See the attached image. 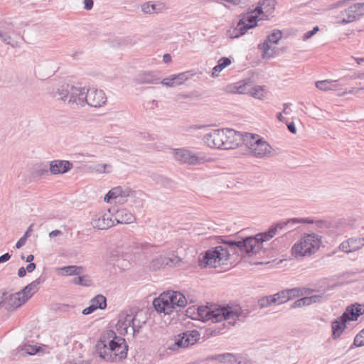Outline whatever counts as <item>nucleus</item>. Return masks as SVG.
Wrapping results in <instances>:
<instances>
[{
  "label": "nucleus",
  "mask_w": 364,
  "mask_h": 364,
  "mask_svg": "<svg viewBox=\"0 0 364 364\" xmlns=\"http://www.w3.org/2000/svg\"><path fill=\"white\" fill-rule=\"evenodd\" d=\"M321 245V237L315 234H304L291 247V254L295 258L309 257L315 254Z\"/></svg>",
  "instance_id": "20e7f679"
},
{
  "label": "nucleus",
  "mask_w": 364,
  "mask_h": 364,
  "mask_svg": "<svg viewBox=\"0 0 364 364\" xmlns=\"http://www.w3.org/2000/svg\"><path fill=\"white\" fill-rule=\"evenodd\" d=\"M55 96L58 100L66 102L70 106L86 105L87 89L69 84H63L57 89Z\"/></svg>",
  "instance_id": "7ed1b4c3"
},
{
  "label": "nucleus",
  "mask_w": 364,
  "mask_h": 364,
  "mask_svg": "<svg viewBox=\"0 0 364 364\" xmlns=\"http://www.w3.org/2000/svg\"><path fill=\"white\" fill-rule=\"evenodd\" d=\"M131 318L132 321V328L131 329V332L134 336L146 323L147 318L146 314L143 311H138L134 313L131 311Z\"/></svg>",
  "instance_id": "393cba45"
},
{
  "label": "nucleus",
  "mask_w": 364,
  "mask_h": 364,
  "mask_svg": "<svg viewBox=\"0 0 364 364\" xmlns=\"http://www.w3.org/2000/svg\"><path fill=\"white\" fill-rule=\"evenodd\" d=\"M24 350H25L26 353L29 355H34L35 353H36L38 351V348L36 346H31V345L26 346L24 347Z\"/></svg>",
  "instance_id": "13d9d810"
},
{
  "label": "nucleus",
  "mask_w": 364,
  "mask_h": 364,
  "mask_svg": "<svg viewBox=\"0 0 364 364\" xmlns=\"http://www.w3.org/2000/svg\"><path fill=\"white\" fill-rule=\"evenodd\" d=\"M258 302L261 308H267L270 305L274 304L272 295L262 297L259 300Z\"/></svg>",
  "instance_id": "8fccbe9b"
},
{
  "label": "nucleus",
  "mask_w": 364,
  "mask_h": 364,
  "mask_svg": "<svg viewBox=\"0 0 364 364\" xmlns=\"http://www.w3.org/2000/svg\"><path fill=\"white\" fill-rule=\"evenodd\" d=\"M347 321L342 316L334 320L331 323L332 336L334 339L338 338L346 328Z\"/></svg>",
  "instance_id": "72a5a7b5"
},
{
  "label": "nucleus",
  "mask_w": 364,
  "mask_h": 364,
  "mask_svg": "<svg viewBox=\"0 0 364 364\" xmlns=\"http://www.w3.org/2000/svg\"><path fill=\"white\" fill-rule=\"evenodd\" d=\"M243 143L254 157L263 159L275 154L274 149L257 134L244 133Z\"/></svg>",
  "instance_id": "39448f33"
},
{
  "label": "nucleus",
  "mask_w": 364,
  "mask_h": 364,
  "mask_svg": "<svg viewBox=\"0 0 364 364\" xmlns=\"http://www.w3.org/2000/svg\"><path fill=\"white\" fill-rule=\"evenodd\" d=\"M135 192L129 188L122 187L121 198L124 199L128 197H134Z\"/></svg>",
  "instance_id": "603ef678"
},
{
  "label": "nucleus",
  "mask_w": 364,
  "mask_h": 364,
  "mask_svg": "<svg viewBox=\"0 0 364 364\" xmlns=\"http://www.w3.org/2000/svg\"><path fill=\"white\" fill-rule=\"evenodd\" d=\"M167 9V5L161 1H148L141 5V11L146 14H161Z\"/></svg>",
  "instance_id": "cd10ccee"
},
{
  "label": "nucleus",
  "mask_w": 364,
  "mask_h": 364,
  "mask_svg": "<svg viewBox=\"0 0 364 364\" xmlns=\"http://www.w3.org/2000/svg\"><path fill=\"white\" fill-rule=\"evenodd\" d=\"M200 333L193 330L186 331L175 336L174 343L167 348V350H176L180 348H187L195 344L200 339Z\"/></svg>",
  "instance_id": "9b49d317"
},
{
  "label": "nucleus",
  "mask_w": 364,
  "mask_h": 364,
  "mask_svg": "<svg viewBox=\"0 0 364 364\" xmlns=\"http://www.w3.org/2000/svg\"><path fill=\"white\" fill-rule=\"evenodd\" d=\"M260 20L259 15L253 10L243 16L235 27L228 30V35L232 38H239L244 35L249 29L255 27L257 21Z\"/></svg>",
  "instance_id": "6e6552de"
},
{
  "label": "nucleus",
  "mask_w": 364,
  "mask_h": 364,
  "mask_svg": "<svg viewBox=\"0 0 364 364\" xmlns=\"http://www.w3.org/2000/svg\"><path fill=\"white\" fill-rule=\"evenodd\" d=\"M136 81L139 84L158 83V79L154 77L151 72H143L139 74L136 77Z\"/></svg>",
  "instance_id": "f704fd0d"
},
{
  "label": "nucleus",
  "mask_w": 364,
  "mask_h": 364,
  "mask_svg": "<svg viewBox=\"0 0 364 364\" xmlns=\"http://www.w3.org/2000/svg\"><path fill=\"white\" fill-rule=\"evenodd\" d=\"M249 94L257 99H262L264 96V89L259 85L250 87Z\"/></svg>",
  "instance_id": "49530a36"
},
{
  "label": "nucleus",
  "mask_w": 364,
  "mask_h": 364,
  "mask_svg": "<svg viewBox=\"0 0 364 364\" xmlns=\"http://www.w3.org/2000/svg\"><path fill=\"white\" fill-rule=\"evenodd\" d=\"M223 149H232L244 142V133L242 134L232 129H223Z\"/></svg>",
  "instance_id": "ddd939ff"
},
{
  "label": "nucleus",
  "mask_w": 364,
  "mask_h": 364,
  "mask_svg": "<svg viewBox=\"0 0 364 364\" xmlns=\"http://www.w3.org/2000/svg\"><path fill=\"white\" fill-rule=\"evenodd\" d=\"M97 309L95 307V306L91 303V305L85 309H83L82 314L84 315H88L92 314L93 311H95Z\"/></svg>",
  "instance_id": "052dcab7"
},
{
  "label": "nucleus",
  "mask_w": 364,
  "mask_h": 364,
  "mask_svg": "<svg viewBox=\"0 0 364 364\" xmlns=\"http://www.w3.org/2000/svg\"><path fill=\"white\" fill-rule=\"evenodd\" d=\"M133 248L136 250V253H139L140 252L143 253H146L148 250L151 247L149 244L134 242H133Z\"/></svg>",
  "instance_id": "de8ad7c7"
},
{
  "label": "nucleus",
  "mask_w": 364,
  "mask_h": 364,
  "mask_svg": "<svg viewBox=\"0 0 364 364\" xmlns=\"http://www.w3.org/2000/svg\"><path fill=\"white\" fill-rule=\"evenodd\" d=\"M318 30H319L318 27L315 26L311 31H309L306 32L302 37L303 41H306V40L309 39L310 38H311L314 35H315L318 31Z\"/></svg>",
  "instance_id": "6e6d98bb"
},
{
  "label": "nucleus",
  "mask_w": 364,
  "mask_h": 364,
  "mask_svg": "<svg viewBox=\"0 0 364 364\" xmlns=\"http://www.w3.org/2000/svg\"><path fill=\"white\" fill-rule=\"evenodd\" d=\"M316 87L323 91L336 90L338 89V85L336 80H324L317 81L315 84Z\"/></svg>",
  "instance_id": "c9c22d12"
},
{
  "label": "nucleus",
  "mask_w": 364,
  "mask_h": 364,
  "mask_svg": "<svg viewBox=\"0 0 364 364\" xmlns=\"http://www.w3.org/2000/svg\"><path fill=\"white\" fill-rule=\"evenodd\" d=\"M276 6V0H263L255 8V11L260 16V19L267 20L274 12Z\"/></svg>",
  "instance_id": "5701e85b"
},
{
  "label": "nucleus",
  "mask_w": 364,
  "mask_h": 364,
  "mask_svg": "<svg viewBox=\"0 0 364 364\" xmlns=\"http://www.w3.org/2000/svg\"><path fill=\"white\" fill-rule=\"evenodd\" d=\"M27 238L26 237L22 236L16 242V247L17 249H20L23 247L26 242Z\"/></svg>",
  "instance_id": "680f3d73"
},
{
  "label": "nucleus",
  "mask_w": 364,
  "mask_h": 364,
  "mask_svg": "<svg viewBox=\"0 0 364 364\" xmlns=\"http://www.w3.org/2000/svg\"><path fill=\"white\" fill-rule=\"evenodd\" d=\"M209 359L215 360L223 363H241V357L230 353L216 355L210 357Z\"/></svg>",
  "instance_id": "2f4dec72"
},
{
  "label": "nucleus",
  "mask_w": 364,
  "mask_h": 364,
  "mask_svg": "<svg viewBox=\"0 0 364 364\" xmlns=\"http://www.w3.org/2000/svg\"><path fill=\"white\" fill-rule=\"evenodd\" d=\"M223 130L213 129L207 133L203 136L204 142L210 148L223 149Z\"/></svg>",
  "instance_id": "a211bd4d"
},
{
  "label": "nucleus",
  "mask_w": 364,
  "mask_h": 364,
  "mask_svg": "<svg viewBox=\"0 0 364 364\" xmlns=\"http://www.w3.org/2000/svg\"><path fill=\"white\" fill-rule=\"evenodd\" d=\"M230 257L229 250L223 246H217L205 251L198 257V265L202 268L217 267L224 264Z\"/></svg>",
  "instance_id": "423d86ee"
},
{
  "label": "nucleus",
  "mask_w": 364,
  "mask_h": 364,
  "mask_svg": "<svg viewBox=\"0 0 364 364\" xmlns=\"http://www.w3.org/2000/svg\"><path fill=\"white\" fill-rule=\"evenodd\" d=\"M91 303L95 306V307L100 309H104L107 306V300L105 296L103 295L99 294L95 296L92 300Z\"/></svg>",
  "instance_id": "c03bdc74"
},
{
  "label": "nucleus",
  "mask_w": 364,
  "mask_h": 364,
  "mask_svg": "<svg viewBox=\"0 0 364 364\" xmlns=\"http://www.w3.org/2000/svg\"><path fill=\"white\" fill-rule=\"evenodd\" d=\"M225 2L232 4L234 5H240L245 4L247 0H224Z\"/></svg>",
  "instance_id": "0e129e2a"
},
{
  "label": "nucleus",
  "mask_w": 364,
  "mask_h": 364,
  "mask_svg": "<svg viewBox=\"0 0 364 364\" xmlns=\"http://www.w3.org/2000/svg\"><path fill=\"white\" fill-rule=\"evenodd\" d=\"M313 220L310 218H291L287 221L279 222L277 224L272 225L269 230L272 235L274 237L279 231L283 230L285 227L289 225H296L298 223H313Z\"/></svg>",
  "instance_id": "b1692460"
},
{
  "label": "nucleus",
  "mask_w": 364,
  "mask_h": 364,
  "mask_svg": "<svg viewBox=\"0 0 364 364\" xmlns=\"http://www.w3.org/2000/svg\"><path fill=\"white\" fill-rule=\"evenodd\" d=\"M181 244V250L177 249L176 250H173L172 252L168 256H160L158 258H156L153 260V267L154 268H159L160 267L170 266V267H176L180 265L183 262V257L185 255L186 252V245H185L182 242H179Z\"/></svg>",
  "instance_id": "9d476101"
},
{
  "label": "nucleus",
  "mask_w": 364,
  "mask_h": 364,
  "mask_svg": "<svg viewBox=\"0 0 364 364\" xmlns=\"http://www.w3.org/2000/svg\"><path fill=\"white\" fill-rule=\"evenodd\" d=\"M363 314H364V306L356 303L348 306L342 316L347 321H357L359 316Z\"/></svg>",
  "instance_id": "bb28decb"
},
{
  "label": "nucleus",
  "mask_w": 364,
  "mask_h": 364,
  "mask_svg": "<svg viewBox=\"0 0 364 364\" xmlns=\"http://www.w3.org/2000/svg\"><path fill=\"white\" fill-rule=\"evenodd\" d=\"M132 323L131 311L121 312L116 324V328L119 333L121 335L128 334L132 328Z\"/></svg>",
  "instance_id": "412c9836"
},
{
  "label": "nucleus",
  "mask_w": 364,
  "mask_h": 364,
  "mask_svg": "<svg viewBox=\"0 0 364 364\" xmlns=\"http://www.w3.org/2000/svg\"><path fill=\"white\" fill-rule=\"evenodd\" d=\"M91 224L94 228L106 230L114 225V220L109 210L107 212L102 211L95 214L92 220Z\"/></svg>",
  "instance_id": "2eb2a0df"
},
{
  "label": "nucleus",
  "mask_w": 364,
  "mask_h": 364,
  "mask_svg": "<svg viewBox=\"0 0 364 364\" xmlns=\"http://www.w3.org/2000/svg\"><path fill=\"white\" fill-rule=\"evenodd\" d=\"M313 220V223L312 224H315L316 226L318 228H329L331 227V223L330 222L327 221V220H316L314 221V220Z\"/></svg>",
  "instance_id": "864d4df0"
},
{
  "label": "nucleus",
  "mask_w": 364,
  "mask_h": 364,
  "mask_svg": "<svg viewBox=\"0 0 364 364\" xmlns=\"http://www.w3.org/2000/svg\"><path fill=\"white\" fill-rule=\"evenodd\" d=\"M299 292L297 289H287L272 295L273 303L276 305L284 304L296 296Z\"/></svg>",
  "instance_id": "c85d7f7f"
},
{
  "label": "nucleus",
  "mask_w": 364,
  "mask_h": 364,
  "mask_svg": "<svg viewBox=\"0 0 364 364\" xmlns=\"http://www.w3.org/2000/svg\"><path fill=\"white\" fill-rule=\"evenodd\" d=\"M282 33L279 30L273 31L267 38V41L269 43L277 44L282 38Z\"/></svg>",
  "instance_id": "09e8293b"
},
{
  "label": "nucleus",
  "mask_w": 364,
  "mask_h": 364,
  "mask_svg": "<svg viewBox=\"0 0 364 364\" xmlns=\"http://www.w3.org/2000/svg\"><path fill=\"white\" fill-rule=\"evenodd\" d=\"M36 264L33 263V262H30L27 266H26V271L29 273L33 272L36 269Z\"/></svg>",
  "instance_id": "338daca9"
},
{
  "label": "nucleus",
  "mask_w": 364,
  "mask_h": 364,
  "mask_svg": "<svg viewBox=\"0 0 364 364\" xmlns=\"http://www.w3.org/2000/svg\"><path fill=\"white\" fill-rule=\"evenodd\" d=\"M169 298L170 296L164 292L158 298L154 299L153 305L156 311L164 314H170L173 311Z\"/></svg>",
  "instance_id": "aec40b11"
},
{
  "label": "nucleus",
  "mask_w": 364,
  "mask_h": 364,
  "mask_svg": "<svg viewBox=\"0 0 364 364\" xmlns=\"http://www.w3.org/2000/svg\"><path fill=\"white\" fill-rule=\"evenodd\" d=\"M65 275H80L83 272V267L80 266H67L61 268Z\"/></svg>",
  "instance_id": "79ce46f5"
},
{
  "label": "nucleus",
  "mask_w": 364,
  "mask_h": 364,
  "mask_svg": "<svg viewBox=\"0 0 364 364\" xmlns=\"http://www.w3.org/2000/svg\"><path fill=\"white\" fill-rule=\"evenodd\" d=\"M15 33V25L12 21H4L0 23V39L1 41L13 47L15 43L13 41L11 34Z\"/></svg>",
  "instance_id": "6ab92c4d"
},
{
  "label": "nucleus",
  "mask_w": 364,
  "mask_h": 364,
  "mask_svg": "<svg viewBox=\"0 0 364 364\" xmlns=\"http://www.w3.org/2000/svg\"><path fill=\"white\" fill-rule=\"evenodd\" d=\"M93 1L92 0H85L84 1V9L85 10H90L93 7Z\"/></svg>",
  "instance_id": "e2e57ef3"
},
{
  "label": "nucleus",
  "mask_w": 364,
  "mask_h": 364,
  "mask_svg": "<svg viewBox=\"0 0 364 364\" xmlns=\"http://www.w3.org/2000/svg\"><path fill=\"white\" fill-rule=\"evenodd\" d=\"M173 153L175 160L181 164L197 166L203 164L208 161L205 154L202 152H195L185 148L175 149Z\"/></svg>",
  "instance_id": "0eeeda50"
},
{
  "label": "nucleus",
  "mask_w": 364,
  "mask_h": 364,
  "mask_svg": "<svg viewBox=\"0 0 364 364\" xmlns=\"http://www.w3.org/2000/svg\"><path fill=\"white\" fill-rule=\"evenodd\" d=\"M364 246V237H351L339 245V250L346 253H350L358 250Z\"/></svg>",
  "instance_id": "4be33fe9"
},
{
  "label": "nucleus",
  "mask_w": 364,
  "mask_h": 364,
  "mask_svg": "<svg viewBox=\"0 0 364 364\" xmlns=\"http://www.w3.org/2000/svg\"><path fill=\"white\" fill-rule=\"evenodd\" d=\"M250 83L249 82H237L231 85L228 90L229 92L238 94H249Z\"/></svg>",
  "instance_id": "58836bf2"
},
{
  "label": "nucleus",
  "mask_w": 364,
  "mask_h": 364,
  "mask_svg": "<svg viewBox=\"0 0 364 364\" xmlns=\"http://www.w3.org/2000/svg\"><path fill=\"white\" fill-rule=\"evenodd\" d=\"M230 64L231 60L229 58L223 57L220 58L218 61V65H216L213 69L212 76L214 77H217L220 72Z\"/></svg>",
  "instance_id": "4c0bfd02"
},
{
  "label": "nucleus",
  "mask_w": 364,
  "mask_h": 364,
  "mask_svg": "<svg viewBox=\"0 0 364 364\" xmlns=\"http://www.w3.org/2000/svg\"><path fill=\"white\" fill-rule=\"evenodd\" d=\"M262 242L259 236L249 237L242 240L240 255L256 254L262 248Z\"/></svg>",
  "instance_id": "dca6fc26"
},
{
  "label": "nucleus",
  "mask_w": 364,
  "mask_h": 364,
  "mask_svg": "<svg viewBox=\"0 0 364 364\" xmlns=\"http://www.w3.org/2000/svg\"><path fill=\"white\" fill-rule=\"evenodd\" d=\"M223 243L228 246L223 247L227 248L229 250L230 254L232 252L234 254L240 255L242 240L235 241L233 240H226L223 242Z\"/></svg>",
  "instance_id": "e433bc0d"
},
{
  "label": "nucleus",
  "mask_w": 364,
  "mask_h": 364,
  "mask_svg": "<svg viewBox=\"0 0 364 364\" xmlns=\"http://www.w3.org/2000/svg\"><path fill=\"white\" fill-rule=\"evenodd\" d=\"M245 318L244 311L239 305H228L218 308H210L206 306H199L196 318L203 321H210L213 323L225 321L228 326H234L237 320Z\"/></svg>",
  "instance_id": "f03ea898"
},
{
  "label": "nucleus",
  "mask_w": 364,
  "mask_h": 364,
  "mask_svg": "<svg viewBox=\"0 0 364 364\" xmlns=\"http://www.w3.org/2000/svg\"><path fill=\"white\" fill-rule=\"evenodd\" d=\"M159 107V102L153 100L146 103V109L149 110H154Z\"/></svg>",
  "instance_id": "bf43d9fd"
},
{
  "label": "nucleus",
  "mask_w": 364,
  "mask_h": 364,
  "mask_svg": "<svg viewBox=\"0 0 364 364\" xmlns=\"http://www.w3.org/2000/svg\"><path fill=\"white\" fill-rule=\"evenodd\" d=\"M354 345L358 347L364 346V334L362 331L355 337Z\"/></svg>",
  "instance_id": "5fc2aeb1"
},
{
  "label": "nucleus",
  "mask_w": 364,
  "mask_h": 364,
  "mask_svg": "<svg viewBox=\"0 0 364 364\" xmlns=\"http://www.w3.org/2000/svg\"><path fill=\"white\" fill-rule=\"evenodd\" d=\"M2 305L8 311L16 309L26 303L25 299L20 291L11 293L6 289H0Z\"/></svg>",
  "instance_id": "f8f14e48"
},
{
  "label": "nucleus",
  "mask_w": 364,
  "mask_h": 364,
  "mask_svg": "<svg viewBox=\"0 0 364 364\" xmlns=\"http://www.w3.org/2000/svg\"><path fill=\"white\" fill-rule=\"evenodd\" d=\"M258 48L262 50V57L264 59H269L274 55V50L271 48L269 42L267 40L264 43L259 44Z\"/></svg>",
  "instance_id": "a19ab883"
},
{
  "label": "nucleus",
  "mask_w": 364,
  "mask_h": 364,
  "mask_svg": "<svg viewBox=\"0 0 364 364\" xmlns=\"http://www.w3.org/2000/svg\"><path fill=\"white\" fill-rule=\"evenodd\" d=\"M122 187L117 186L112 188L105 196V201L109 203L112 199L121 198Z\"/></svg>",
  "instance_id": "37998d69"
},
{
  "label": "nucleus",
  "mask_w": 364,
  "mask_h": 364,
  "mask_svg": "<svg viewBox=\"0 0 364 364\" xmlns=\"http://www.w3.org/2000/svg\"><path fill=\"white\" fill-rule=\"evenodd\" d=\"M287 127H288L289 131L290 132H291L292 134H296V127H295V125H294V124L293 122L287 124Z\"/></svg>",
  "instance_id": "774afa93"
},
{
  "label": "nucleus",
  "mask_w": 364,
  "mask_h": 364,
  "mask_svg": "<svg viewBox=\"0 0 364 364\" xmlns=\"http://www.w3.org/2000/svg\"><path fill=\"white\" fill-rule=\"evenodd\" d=\"M95 348L101 358L112 362L127 357L128 346L124 338L117 336L112 330H107L101 335Z\"/></svg>",
  "instance_id": "f257e3e1"
},
{
  "label": "nucleus",
  "mask_w": 364,
  "mask_h": 364,
  "mask_svg": "<svg viewBox=\"0 0 364 364\" xmlns=\"http://www.w3.org/2000/svg\"><path fill=\"white\" fill-rule=\"evenodd\" d=\"M114 222L122 224H129L135 220L134 215L127 209H120L116 211L113 216Z\"/></svg>",
  "instance_id": "c756f323"
},
{
  "label": "nucleus",
  "mask_w": 364,
  "mask_h": 364,
  "mask_svg": "<svg viewBox=\"0 0 364 364\" xmlns=\"http://www.w3.org/2000/svg\"><path fill=\"white\" fill-rule=\"evenodd\" d=\"M170 296V304L174 310L176 307H183L187 304V300L183 294L177 291L165 292Z\"/></svg>",
  "instance_id": "473e14b6"
},
{
  "label": "nucleus",
  "mask_w": 364,
  "mask_h": 364,
  "mask_svg": "<svg viewBox=\"0 0 364 364\" xmlns=\"http://www.w3.org/2000/svg\"><path fill=\"white\" fill-rule=\"evenodd\" d=\"M364 16V3H355L343 11L336 16L338 24H348L359 20Z\"/></svg>",
  "instance_id": "1a4fd4ad"
},
{
  "label": "nucleus",
  "mask_w": 364,
  "mask_h": 364,
  "mask_svg": "<svg viewBox=\"0 0 364 364\" xmlns=\"http://www.w3.org/2000/svg\"><path fill=\"white\" fill-rule=\"evenodd\" d=\"M193 75V74H191L189 71L183 72L164 78L160 82L166 87H173L184 84Z\"/></svg>",
  "instance_id": "f3484780"
},
{
  "label": "nucleus",
  "mask_w": 364,
  "mask_h": 364,
  "mask_svg": "<svg viewBox=\"0 0 364 364\" xmlns=\"http://www.w3.org/2000/svg\"><path fill=\"white\" fill-rule=\"evenodd\" d=\"M257 235L259 236L260 240H262V242L268 241L270 239H272V237H274L273 235H272V233H270L269 230L267 232H262L260 234H257Z\"/></svg>",
  "instance_id": "4d7b16f0"
},
{
  "label": "nucleus",
  "mask_w": 364,
  "mask_h": 364,
  "mask_svg": "<svg viewBox=\"0 0 364 364\" xmlns=\"http://www.w3.org/2000/svg\"><path fill=\"white\" fill-rule=\"evenodd\" d=\"M73 165L66 160H53L50 163V171L52 174H63L72 169Z\"/></svg>",
  "instance_id": "a878e982"
},
{
  "label": "nucleus",
  "mask_w": 364,
  "mask_h": 364,
  "mask_svg": "<svg viewBox=\"0 0 364 364\" xmlns=\"http://www.w3.org/2000/svg\"><path fill=\"white\" fill-rule=\"evenodd\" d=\"M321 299V296L314 295L311 296H306L301 299L296 300L294 304V307H301L304 306H308L311 304L312 303H315Z\"/></svg>",
  "instance_id": "ea45409f"
},
{
  "label": "nucleus",
  "mask_w": 364,
  "mask_h": 364,
  "mask_svg": "<svg viewBox=\"0 0 364 364\" xmlns=\"http://www.w3.org/2000/svg\"><path fill=\"white\" fill-rule=\"evenodd\" d=\"M111 166L107 164H97L94 169L98 173H109L110 170L107 168H110Z\"/></svg>",
  "instance_id": "3c124183"
},
{
  "label": "nucleus",
  "mask_w": 364,
  "mask_h": 364,
  "mask_svg": "<svg viewBox=\"0 0 364 364\" xmlns=\"http://www.w3.org/2000/svg\"><path fill=\"white\" fill-rule=\"evenodd\" d=\"M107 97L105 92L96 88L87 89L86 105L100 108L106 105Z\"/></svg>",
  "instance_id": "4468645a"
},
{
  "label": "nucleus",
  "mask_w": 364,
  "mask_h": 364,
  "mask_svg": "<svg viewBox=\"0 0 364 364\" xmlns=\"http://www.w3.org/2000/svg\"><path fill=\"white\" fill-rule=\"evenodd\" d=\"M72 283L74 284L81 285L84 287H89L91 285L92 282L90 277L87 275H78L77 277H75L73 279Z\"/></svg>",
  "instance_id": "a18cd8bd"
},
{
  "label": "nucleus",
  "mask_w": 364,
  "mask_h": 364,
  "mask_svg": "<svg viewBox=\"0 0 364 364\" xmlns=\"http://www.w3.org/2000/svg\"><path fill=\"white\" fill-rule=\"evenodd\" d=\"M11 258V255L9 253H5L3 255L0 256V263L7 262Z\"/></svg>",
  "instance_id": "69168bd1"
},
{
  "label": "nucleus",
  "mask_w": 364,
  "mask_h": 364,
  "mask_svg": "<svg viewBox=\"0 0 364 364\" xmlns=\"http://www.w3.org/2000/svg\"><path fill=\"white\" fill-rule=\"evenodd\" d=\"M43 282L41 278H38L27 286H26L22 290L19 291L21 295L25 299L26 302L38 291L40 284Z\"/></svg>",
  "instance_id": "7c9ffc66"
}]
</instances>
